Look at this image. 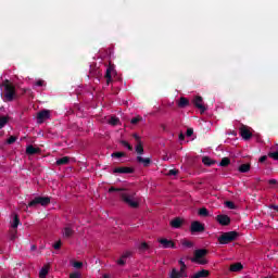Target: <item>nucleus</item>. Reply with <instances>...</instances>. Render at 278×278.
<instances>
[{
  "mask_svg": "<svg viewBox=\"0 0 278 278\" xmlns=\"http://www.w3.org/2000/svg\"><path fill=\"white\" fill-rule=\"evenodd\" d=\"M122 199L129 207H139L140 206V198L136 195V193L129 194L127 192H122Z\"/></svg>",
  "mask_w": 278,
  "mask_h": 278,
  "instance_id": "1",
  "label": "nucleus"
},
{
  "mask_svg": "<svg viewBox=\"0 0 278 278\" xmlns=\"http://www.w3.org/2000/svg\"><path fill=\"white\" fill-rule=\"evenodd\" d=\"M206 255H207V250L205 249L195 250L194 257L191 258V262H193V264H200L201 266H204V264H207V260H205Z\"/></svg>",
  "mask_w": 278,
  "mask_h": 278,
  "instance_id": "2",
  "label": "nucleus"
},
{
  "mask_svg": "<svg viewBox=\"0 0 278 278\" xmlns=\"http://www.w3.org/2000/svg\"><path fill=\"white\" fill-rule=\"evenodd\" d=\"M136 153H138L137 156V162H139V164H143V166H149V164H151V159L147 157H142V153H144V148L142 147V141H138L137 146L135 147Z\"/></svg>",
  "mask_w": 278,
  "mask_h": 278,
  "instance_id": "3",
  "label": "nucleus"
},
{
  "mask_svg": "<svg viewBox=\"0 0 278 278\" xmlns=\"http://www.w3.org/2000/svg\"><path fill=\"white\" fill-rule=\"evenodd\" d=\"M238 238L237 231H228L224 232L220 237H218L219 244H229V242H233Z\"/></svg>",
  "mask_w": 278,
  "mask_h": 278,
  "instance_id": "4",
  "label": "nucleus"
},
{
  "mask_svg": "<svg viewBox=\"0 0 278 278\" xmlns=\"http://www.w3.org/2000/svg\"><path fill=\"white\" fill-rule=\"evenodd\" d=\"M49 203H51V198H49V197H37L28 203V207H34V205L47 206V205H49Z\"/></svg>",
  "mask_w": 278,
  "mask_h": 278,
  "instance_id": "5",
  "label": "nucleus"
},
{
  "mask_svg": "<svg viewBox=\"0 0 278 278\" xmlns=\"http://www.w3.org/2000/svg\"><path fill=\"white\" fill-rule=\"evenodd\" d=\"M4 86V99H7V101H12L14 99V85H12V83L10 81H5L3 84Z\"/></svg>",
  "mask_w": 278,
  "mask_h": 278,
  "instance_id": "6",
  "label": "nucleus"
},
{
  "mask_svg": "<svg viewBox=\"0 0 278 278\" xmlns=\"http://www.w3.org/2000/svg\"><path fill=\"white\" fill-rule=\"evenodd\" d=\"M156 241L159 242L161 249H177V245H175V241H173V239L161 237Z\"/></svg>",
  "mask_w": 278,
  "mask_h": 278,
  "instance_id": "7",
  "label": "nucleus"
},
{
  "mask_svg": "<svg viewBox=\"0 0 278 278\" xmlns=\"http://www.w3.org/2000/svg\"><path fill=\"white\" fill-rule=\"evenodd\" d=\"M190 231L191 233H202V231H205V225H203L199 220L192 222L190 226Z\"/></svg>",
  "mask_w": 278,
  "mask_h": 278,
  "instance_id": "8",
  "label": "nucleus"
},
{
  "mask_svg": "<svg viewBox=\"0 0 278 278\" xmlns=\"http://www.w3.org/2000/svg\"><path fill=\"white\" fill-rule=\"evenodd\" d=\"M51 118V111L45 110L37 114V123L42 124L45 121H49Z\"/></svg>",
  "mask_w": 278,
  "mask_h": 278,
  "instance_id": "9",
  "label": "nucleus"
},
{
  "mask_svg": "<svg viewBox=\"0 0 278 278\" xmlns=\"http://www.w3.org/2000/svg\"><path fill=\"white\" fill-rule=\"evenodd\" d=\"M216 220L223 227H227V225H230L231 223V218H229L228 215H217Z\"/></svg>",
  "mask_w": 278,
  "mask_h": 278,
  "instance_id": "10",
  "label": "nucleus"
},
{
  "mask_svg": "<svg viewBox=\"0 0 278 278\" xmlns=\"http://www.w3.org/2000/svg\"><path fill=\"white\" fill-rule=\"evenodd\" d=\"M185 219L181 217H176L169 222V225L173 229H181Z\"/></svg>",
  "mask_w": 278,
  "mask_h": 278,
  "instance_id": "11",
  "label": "nucleus"
},
{
  "mask_svg": "<svg viewBox=\"0 0 278 278\" xmlns=\"http://www.w3.org/2000/svg\"><path fill=\"white\" fill-rule=\"evenodd\" d=\"M240 135L243 140H250L251 136H253V134L251 132V128L247 126H241Z\"/></svg>",
  "mask_w": 278,
  "mask_h": 278,
  "instance_id": "12",
  "label": "nucleus"
},
{
  "mask_svg": "<svg viewBox=\"0 0 278 278\" xmlns=\"http://www.w3.org/2000/svg\"><path fill=\"white\" fill-rule=\"evenodd\" d=\"M186 277V271H182V269L178 270L177 268H173L169 273V278H184Z\"/></svg>",
  "mask_w": 278,
  "mask_h": 278,
  "instance_id": "13",
  "label": "nucleus"
},
{
  "mask_svg": "<svg viewBox=\"0 0 278 278\" xmlns=\"http://www.w3.org/2000/svg\"><path fill=\"white\" fill-rule=\"evenodd\" d=\"M207 277H210V270L207 269L199 270L190 276V278H207Z\"/></svg>",
  "mask_w": 278,
  "mask_h": 278,
  "instance_id": "14",
  "label": "nucleus"
},
{
  "mask_svg": "<svg viewBox=\"0 0 278 278\" xmlns=\"http://www.w3.org/2000/svg\"><path fill=\"white\" fill-rule=\"evenodd\" d=\"M193 103L198 110H201V112H205V105H203V98L201 97H195L193 100Z\"/></svg>",
  "mask_w": 278,
  "mask_h": 278,
  "instance_id": "15",
  "label": "nucleus"
},
{
  "mask_svg": "<svg viewBox=\"0 0 278 278\" xmlns=\"http://www.w3.org/2000/svg\"><path fill=\"white\" fill-rule=\"evenodd\" d=\"M113 173L129 174V173H134V169L130 167H117L113 169Z\"/></svg>",
  "mask_w": 278,
  "mask_h": 278,
  "instance_id": "16",
  "label": "nucleus"
},
{
  "mask_svg": "<svg viewBox=\"0 0 278 278\" xmlns=\"http://www.w3.org/2000/svg\"><path fill=\"white\" fill-rule=\"evenodd\" d=\"M112 75H116V71H114V67H109L106 70V84H110V81H112Z\"/></svg>",
  "mask_w": 278,
  "mask_h": 278,
  "instance_id": "17",
  "label": "nucleus"
},
{
  "mask_svg": "<svg viewBox=\"0 0 278 278\" xmlns=\"http://www.w3.org/2000/svg\"><path fill=\"white\" fill-rule=\"evenodd\" d=\"M71 162V157L68 156H63L59 160H56V166H66Z\"/></svg>",
  "mask_w": 278,
  "mask_h": 278,
  "instance_id": "18",
  "label": "nucleus"
},
{
  "mask_svg": "<svg viewBox=\"0 0 278 278\" xmlns=\"http://www.w3.org/2000/svg\"><path fill=\"white\" fill-rule=\"evenodd\" d=\"M242 268H244V267L242 266V263H236V264H232V265L230 266L231 273H240V270H242Z\"/></svg>",
  "mask_w": 278,
  "mask_h": 278,
  "instance_id": "19",
  "label": "nucleus"
},
{
  "mask_svg": "<svg viewBox=\"0 0 278 278\" xmlns=\"http://www.w3.org/2000/svg\"><path fill=\"white\" fill-rule=\"evenodd\" d=\"M181 247L182 249H192L194 247V243H192V241L189 240H182Z\"/></svg>",
  "mask_w": 278,
  "mask_h": 278,
  "instance_id": "20",
  "label": "nucleus"
},
{
  "mask_svg": "<svg viewBox=\"0 0 278 278\" xmlns=\"http://www.w3.org/2000/svg\"><path fill=\"white\" fill-rule=\"evenodd\" d=\"M251 170L250 164H242L239 166V173H249Z\"/></svg>",
  "mask_w": 278,
  "mask_h": 278,
  "instance_id": "21",
  "label": "nucleus"
},
{
  "mask_svg": "<svg viewBox=\"0 0 278 278\" xmlns=\"http://www.w3.org/2000/svg\"><path fill=\"white\" fill-rule=\"evenodd\" d=\"M18 225H21V220L18 219V215H14L13 216V223H12L11 227L13 229H16L18 227Z\"/></svg>",
  "mask_w": 278,
  "mask_h": 278,
  "instance_id": "22",
  "label": "nucleus"
},
{
  "mask_svg": "<svg viewBox=\"0 0 278 278\" xmlns=\"http://www.w3.org/2000/svg\"><path fill=\"white\" fill-rule=\"evenodd\" d=\"M63 236L64 238H70V236H73V228L71 227H65L63 229Z\"/></svg>",
  "mask_w": 278,
  "mask_h": 278,
  "instance_id": "23",
  "label": "nucleus"
},
{
  "mask_svg": "<svg viewBox=\"0 0 278 278\" xmlns=\"http://www.w3.org/2000/svg\"><path fill=\"white\" fill-rule=\"evenodd\" d=\"M26 153L28 155H34L35 153H38V149L34 148V146H28L26 148Z\"/></svg>",
  "mask_w": 278,
  "mask_h": 278,
  "instance_id": "24",
  "label": "nucleus"
},
{
  "mask_svg": "<svg viewBox=\"0 0 278 278\" xmlns=\"http://www.w3.org/2000/svg\"><path fill=\"white\" fill-rule=\"evenodd\" d=\"M129 255H131L129 252L125 253L118 261L117 263L119 264V266L125 265V262L127 260V257H129Z\"/></svg>",
  "mask_w": 278,
  "mask_h": 278,
  "instance_id": "25",
  "label": "nucleus"
},
{
  "mask_svg": "<svg viewBox=\"0 0 278 278\" xmlns=\"http://www.w3.org/2000/svg\"><path fill=\"white\" fill-rule=\"evenodd\" d=\"M202 162L205 166H212L215 164L214 160L210 159L208 156L203 157Z\"/></svg>",
  "mask_w": 278,
  "mask_h": 278,
  "instance_id": "26",
  "label": "nucleus"
},
{
  "mask_svg": "<svg viewBox=\"0 0 278 278\" xmlns=\"http://www.w3.org/2000/svg\"><path fill=\"white\" fill-rule=\"evenodd\" d=\"M47 275H49V268L48 267H42L39 271V277L40 278H46Z\"/></svg>",
  "mask_w": 278,
  "mask_h": 278,
  "instance_id": "27",
  "label": "nucleus"
},
{
  "mask_svg": "<svg viewBox=\"0 0 278 278\" xmlns=\"http://www.w3.org/2000/svg\"><path fill=\"white\" fill-rule=\"evenodd\" d=\"M118 123H121V119H118L117 117H114L112 116L110 119H109V125H112L113 127L118 125Z\"/></svg>",
  "mask_w": 278,
  "mask_h": 278,
  "instance_id": "28",
  "label": "nucleus"
},
{
  "mask_svg": "<svg viewBox=\"0 0 278 278\" xmlns=\"http://www.w3.org/2000/svg\"><path fill=\"white\" fill-rule=\"evenodd\" d=\"M198 214H199V216H204V217L210 216V211H207V208H205V207H202L198 211Z\"/></svg>",
  "mask_w": 278,
  "mask_h": 278,
  "instance_id": "29",
  "label": "nucleus"
},
{
  "mask_svg": "<svg viewBox=\"0 0 278 278\" xmlns=\"http://www.w3.org/2000/svg\"><path fill=\"white\" fill-rule=\"evenodd\" d=\"M189 101L186 98H180L179 102H178V108H186V105H188Z\"/></svg>",
  "mask_w": 278,
  "mask_h": 278,
  "instance_id": "30",
  "label": "nucleus"
},
{
  "mask_svg": "<svg viewBox=\"0 0 278 278\" xmlns=\"http://www.w3.org/2000/svg\"><path fill=\"white\" fill-rule=\"evenodd\" d=\"M230 162L229 157H224L222 159L219 166H229Z\"/></svg>",
  "mask_w": 278,
  "mask_h": 278,
  "instance_id": "31",
  "label": "nucleus"
},
{
  "mask_svg": "<svg viewBox=\"0 0 278 278\" xmlns=\"http://www.w3.org/2000/svg\"><path fill=\"white\" fill-rule=\"evenodd\" d=\"M71 265L73 266V268H81V266H84V263L77 262V261H72Z\"/></svg>",
  "mask_w": 278,
  "mask_h": 278,
  "instance_id": "32",
  "label": "nucleus"
},
{
  "mask_svg": "<svg viewBox=\"0 0 278 278\" xmlns=\"http://www.w3.org/2000/svg\"><path fill=\"white\" fill-rule=\"evenodd\" d=\"M140 251H149V243L147 242H141L139 245Z\"/></svg>",
  "mask_w": 278,
  "mask_h": 278,
  "instance_id": "33",
  "label": "nucleus"
},
{
  "mask_svg": "<svg viewBox=\"0 0 278 278\" xmlns=\"http://www.w3.org/2000/svg\"><path fill=\"white\" fill-rule=\"evenodd\" d=\"M8 125V117H0V129Z\"/></svg>",
  "mask_w": 278,
  "mask_h": 278,
  "instance_id": "34",
  "label": "nucleus"
},
{
  "mask_svg": "<svg viewBox=\"0 0 278 278\" xmlns=\"http://www.w3.org/2000/svg\"><path fill=\"white\" fill-rule=\"evenodd\" d=\"M225 205L228 206L229 210H236V204H233V202H231V201H227L225 203Z\"/></svg>",
  "mask_w": 278,
  "mask_h": 278,
  "instance_id": "35",
  "label": "nucleus"
},
{
  "mask_svg": "<svg viewBox=\"0 0 278 278\" xmlns=\"http://www.w3.org/2000/svg\"><path fill=\"white\" fill-rule=\"evenodd\" d=\"M14 142H16V137L11 136L8 140H7V144H14Z\"/></svg>",
  "mask_w": 278,
  "mask_h": 278,
  "instance_id": "36",
  "label": "nucleus"
},
{
  "mask_svg": "<svg viewBox=\"0 0 278 278\" xmlns=\"http://www.w3.org/2000/svg\"><path fill=\"white\" fill-rule=\"evenodd\" d=\"M125 156V153L123 152H115L112 154V157H124Z\"/></svg>",
  "mask_w": 278,
  "mask_h": 278,
  "instance_id": "37",
  "label": "nucleus"
},
{
  "mask_svg": "<svg viewBox=\"0 0 278 278\" xmlns=\"http://www.w3.org/2000/svg\"><path fill=\"white\" fill-rule=\"evenodd\" d=\"M70 278H81V274L79 271L73 273L70 275Z\"/></svg>",
  "mask_w": 278,
  "mask_h": 278,
  "instance_id": "38",
  "label": "nucleus"
},
{
  "mask_svg": "<svg viewBox=\"0 0 278 278\" xmlns=\"http://www.w3.org/2000/svg\"><path fill=\"white\" fill-rule=\"evenodd\" d=\"M192 134H194V130L192 128H188L186 132L187 138L192 137Z\"/></svg>",
  "mask_w": 278,
  "mask_h": 278,
  "instance_id": "39",
  "label": "nucleus"
},
{
  "mask_svg": "<svg viewBox=\"0 0 278 278\" xmlns=\"http://www.w3.org/2000/svg\"><path fill=\"white\" fill-rule=\"evenodd\" d=\"M179 264L181 265L180 269H182V273H186V263L184 262V260H179Z\"/></svg>",
  "mask_w": 278,
  "mask_h": 278,
  "instance_id": "40",
  "label": "nucleus"
},
{
  "mask_svg": "<svg viewBox=\"0 0 278 278\" xmlns=\"http://www.w3.org/2000/svg\"><path fill=\"white\" fill-rule=\"evenodd\" d=\"M35 86H37V87L45 86V80H42V79L37 80L35 83Z\"/></svg>",
  "mask_w": 278,
  "mask_h": 278,
  "instance_id": "41",
  "label": "nucleus"
},
{
  "mask_svg": "<svg viewBox=\"0 0 278 278\" xmlns=\"http://www.w3.org/2000/svg\"><path fill=\"white\" fill-rule=\"evenodd\" d=\"M60 247H62V241H56V242L53 244V249H55V250L60 249Z\"/></svg>",
  "mask_w": 278,
  "mask_h": 278,
  "instance_id": "42",
  "label": "nucleus"
},
{
  "mask_svg": "<svg viewBox=\"0 0 278 278\" xmlns=\"http://www.w3.org/2000/svg\"><path fill=\"white\" fill-rule=\"evenodd\" d=\"M268 184H269L270 186H277L278 181H277V179H269V180H268Z\"/></svg>",
  "mask_w": 278,
  "mask_h": 278,
  "instance_id": "43",
  "label": "nucleus"
},
{
  "mask_svg": "<svg viewBox=\"0 0 278 278\" xmlns=\"http://www.w3.org/2000/svg\"><path fill=\"white\" fill-rule=\"evenodd\" d=\"M121 190H123V189H116V188H114V187H111V188L109 189V192H121Z\"/></svg>",
  "mask_w": 278,
  "mask_h": 278,
  "instance_id": "44",
  "label": "nucleus"
},
{
  "mask_svg": "<svg viewBox=\"0 0 278 278\" xmlns=\"http://www.w3.org/2000/svg\"><path fill=\"white\" fill-rule=\"evenodd\" d=\"M140 121V117H135V118H132L131 121H130V123L132 124V125H136V123H138Z\"/></svg>",
  "mask_w": 278,
  "mask_h": 278,
  "instance_id": "45",
  "label": "nucleus"
},
{
  "mask_svg": "<svg viewBox=\"0 0 278 278\" xmlns=\"http://www.w3.org/2000/svg\"><path fill=\"white\" fill-rule=\"evenodd\" d=\"M168 175H177L176 169H170V170L168 172Z\"/></svg>",
  "mask_w": 278,
  "mask_h": 278,
  "instance_id": "46",
  "label": "nucleus"
},
{
  "mask_svg": "<svg viewBox=\"0 0 278 278\" xmlns=\"http://www.w3.org/2000/svg\"><path fill=\"white\" fill-rule=\"evenodd\" d=\"M124 146L127 147L129 151H131V146L128 142H124Z\"/></svg>",
  "mask_w": 278,
  "mask_h": 278,
  "instance_id": "47",
  "label": "nucleus"
},
{
  "mask_svg": "<svg viewBox=\"0 0 278 278\" xmlns=\"http://www.w3.org/2000/svg\"><path fill=\"white\" fill-rule=\"evenodd\" d=\"M184 138H186V136H185L184 134H180V135H179V140H180V142L184 141Z\"/></svg>",
  "mask_w": 278,
  "mask_h": 278,
  "instance_id": "48",
  "label": "nucleus"
},
{
  "mask_svg": "<svg viewBox=\"0 0 278 278\" xmlns=\"http://www.w3.org/2000/svg\"><path fill=\"white\" fill-rule=\"evenodd\" d=\"M260 162H266V155L260 157Z\"/></svg>",
  "mask_w": 278,
  "mask_h": 278,
  "instance_id": "49",
  "label": "nucleus"
},
{
  "mask_svg": "<svg viewBox=\"0 0 278 278\" xmlns=\"http://www.w3.org/2000/svg\"><path fill=\"white\" fill-rule=\"evenodd\" d=\"M135 138L140 142V137H138V135H135Z\"/></svg>",
  "mask_w": 278,
  "mask_h": 278,
  "instance_id": "50",
  "label": "nucleus"
},
{
  "mask_svg": "<svg viewBox=\"0 0 278 278\" xmlns=\"http://www.w3.org/2000/svg\"><path fill=\"white\" fill-rule=\"evenodd\" d=\"M14 238H16V236L11 237V240H14Z\"/></svg>",
  "mask_w": 278,
  "mask_h": 278,
  "instance_id": "51",
  "label": "nucleus"
}]
</instances>
